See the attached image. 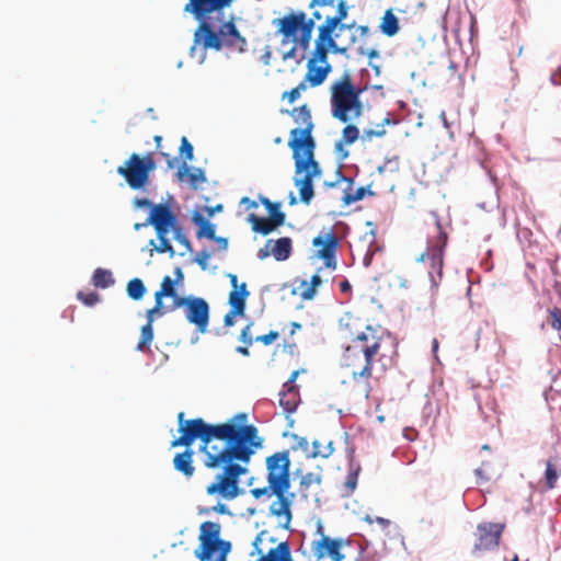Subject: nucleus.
<instances>
[{"label": "nucleus", "mask_w": 561, "mask_h": 561, "mask_svg": "<svg viewBox=\"0 0 561 561\" xmlns=\"http://www.w3.org/2000/svg\"><path fill=\"white\" fill-rule=\"evenodd\" d=\"M381 32L387 36H393L399 31L398 18L391 10H387L381 19L380 23Z\"/></svg>", "instance_id": "31"}, {"label": "nucleus", "mask_w": 561, "mask_h": 561, "mask_svg": "<svg viewBox=\"0 0 561 561\" xmlns=\"http://www.w3.org/2000/svg\"><path fill=\"white\" fill-rule=\"evenodd\" d=\"M259 201L266 208L268 218H263L251 213L248 216V222L251 225L254 232L267 236L277 227L284 225L286 215L280 210L282 204L279 202H272L262 195L259 197Z\"/></svg>", "instance_id": "14"}, {"label": "nucleus", "mask_w": 561, "mask_h": 561, "mask_svg": "<svg viewBox=\"0 0 561 561\" xmlns=\"http://www.w3.org/2000/svg\"><path fill=\"white\" fill-rule=\"evenodd\" d=\"M211 254L210 252L206 250H202L196 254L195 262L205 270L207 267V262L210 259Z\"/></svg>", "instance_id": "49"}, {"label": "nucleus", "mask_w": 561, "mask_h": 561, "mask_svg": "<svg viewBox=\"0 0 561 561\" xmlns=\"http://www.w3.org/2000/svg\"><path fill=\"white\" fill-rule=\"evenodd\" d=\"M311 551L317 560L330 559L332 561H362V549L343 538H331L321 534L320 538L311 543Z\"/></svg>", "instance_id": "9"}, {"label": "nucleus", "mask_w": 561, "mask_h": 561, "mask_svg": "<svg viewBox=\"0 0 561 561\" xmlns=\"http://www.w3.org/2000/svg\"><path fill=\"white\" fill-rule=\"evenodd\" d=\"M173 231V234H174V239L180 243L182 244L184 248H185V251L186 252H191L192 251V244L190 242V240L187 239V237L185 236L184 233V230L183 228L181 227L180 224H178L174 228L171 229Z\"/></svg>", "instance_id": "39"}, {"label": "nucleus", "mask_w": 561, "mask_h": 561, "mask_svg": "<svg viewBox=\"0 0 561 561\" xmlns=\"http://www.w3.org/2000/svg\"><path fill=\"white\" fill-rule=\"evenodd\" d=\"M294 121L301 125V128H294L290 131V139L288 141V147L293 150H305V149H314L316 141L312 137V130L314 124L312 122L311 112L307 104L299 106L298 108H294L290 112Z\"/></svg>", "instance_id": "12"}, {"label": "nucleus", "mask_w": 561, "mask_h": 561, "mask_svg": "<svg viewBox=\"0 0 561 561\" xmlns=\"http://www.w3.org/2000/svg\"><path fill=\"white\" fill-rule=\"evenodd\" d=\"M362 88L353 83L352 76L345 71L330 88V107L333 118L341 123H351L363 115L360 100Z\"/></svg>", "instance_id": "5"}, {"label": "nucleus", "mask_w": 561, "mask_h": 561, "mask_svg": "<svg viewBox=\"0 0 561 561\" xmlns=\"http://www.w3.org/2000/svg\"><path fill=\"white\" fill-rule=\"evenodd\" d=\"M249 296V291L247 290V284L242 283L239 287V289H232L229 293V305L230 309L233 310V312H243L245 310V300Z\"/></svg>", "instance_id": "28"}, {"label": "nucleus", "mask_w": 561, "mask_h": 561, "mask_svg": "<svg viewBox=\"0 0 561 561\" xmlns=\"http://www.w3.org/2000/svg\"><path fill=\"white\" fill-rule=\"evenodd\" d=\"M126 291L130 299L140 300L146 293V287L140 278H133L127 283Z\"/></svg>", "instance_id": "34"}, {"label": "nucleus", "mask_w": 561, "mask_h": 561, "mask_svg": "<svg viewBox=\"0 0 561 561\" xmlns=\"http://www.w3.org/2000/svg\"><path fill=\"white\" fill-rule=\"evenodd\" d=\"M194 450L186 447L182 453H179L173 458V467L176 471L181 472L185 478H192L195 473L193 465Z\"/></svg>", "instance_id": "23"}, {"label": "nucleus", "mask_w": 561, "mask_h": 561, "mask_svg": "<svg viewBox=\"0 0 561 561\" xmlns=\"http://www.w3.org/2000/svg\"><path fill=\"white\" fill-rule=\"evenodd\" d=\"M295 160L294 184L299 191L300 202L309 205L314 196L313 179L322 173L318 161L314 159V149L293 151Z\"/></svg>", "instance_id": "6"}, {"label": "nucleus", "mask_w": 561, "mask_h": 561, "mask_svg": "<svg viewBox=\"0 0 561 561\" xmlns=\"http://www.w3.org/2000/svg\"><path fill=\"white\" fill-rule=\"evenodd\" d=\"M158 316V312H151V309H148L146 312L147 323L141 327L140 330V339L136 346L137 351L146 352L149 351V346L153 340V322L154 318Z\"/></svg>", "instance_id": "24"}, {"label": "nucleus", "mask_w": 561, "mask_h": 561, "mask_svg": "<svg viewBox=\"0 0 561 561\" xmlns=\"http://www.w3.org/2000/svg\"><path fill=\"white\" fill-rule=\"evenodd\" d=\"M318 64L311 62V60L307 62L306 81L312 88L322 84L332 71V66L329 62H325V65L321 64V66H318Z\"/></svg>", "instance_id": "22"}, {"label": "nucleus", "mask_w": 561, "mask_h": 561, "mask_svg": "<svg viewBox=\"0 0 561 561\" xmlns=\"http://www.w3.org/2000/svg\"><path fill=\"white\" fill-rule=\"evenodd\" d=\"M237 316H243V312H233L232 309L225 316L224 323L226 327H232L234 324V318Z\"/></svg>", "instance_id": "50"}, {"label": "nucleus", "mask_w": 561, "mask_h": 561, "mask_svg": "<svg viewBox=\"0 0 561 561\" xmlns=\"http://www.w3.org/2000/svg\"><path fill=\"white\" fill-rule=\"evenodd\" d=\"M348 5L345 0H339L337 10L334 16H327L323 24L320 26L334 33L336 30L343 32L346 28H351L353 25L343 24L342 22L347 18Z\"/></svg>", "instance_id": "21"}, {"label": "nucleus", "mask_w": 561, "mask_h": 561, "mask_svg": "<svg viewBox=\"0 0 561 561\" xmlns=\"http://www.w3.org/2000/svg\"><path fill=\"white\" fill-rule=\"evenodd\" d=\"M308 84L309 83H308V81H306V77H305L304 80L297 87H295V90H297L298 93L301 94V92L307 90Z\"/></svg>", "instance_id": "61"}, {"label": "nucleus", "mask_w": 561, "mask_h": 561, "mask_svg": "<svg viewBox=\"0 0 561 561\" xmlns=\"http://www.w3.org/2000/svg\"><path fill=\"white\" fill-rule=\"evenodd\" d=\"M134 205L137 208H147V207H151L152 208L151 202L149 199H147V198H136L134 201Z\"/></svg>", "instance_id": "54"}, {"label": "nucleus", "mask_w": 561, "mask_h": 561, "mask_svg": "<svg viewBox=\"0 0 561 561\" xmlns=\"http://www.w3.org/2000/svg\"><path fill=\"white\" fill-rule=\"evenodd\" d=\"M178 178L181 181L184 178H187V181L193 188H197L199 186V184L206 182V176H205L204 171L198 168L194 169L193 171H190L186 162H183V164L179 169Z\"/></svg>", "instance_id": "29"}, {"label": "nucleus", "mask_w": 561, "mask_h": 561, "mask_svg": "<svg viewBox=\"0 0 561 561\" xmlns=\"http://www.w3.org/2000/svg\"><path fill=\"white\" fill-rule=\"evenodd\" d=\"M192 221L198 227L196 231V237L198 239H215V225L209 222L201 213L194 211L192 215Z\"/></svg>", "instance_id": "26"}, {"label": "nucleus", "mask_w": 561, "mask_h": 561, "mask_svg": "<svg viewBox=\"0 0 561 561\" xmlns=\"http://www.w3.org/2000/svg\"><path fill=\"white\" fill-rule=\"evenodd\" d=\"M381 337L370 327L355 336L345 347L341 365L350 369L353 390L367 400L371 392L373 358L379 353Z\"/></svg>", "instance_id": "3"}, {"label": "nucleus", "mask_w": 561, "mask_h": 561, "mask_svg": "<svg viewBox=\"0 0 561 561\" xmlns=\"http://www.w3.org/2000/svg\"><path fill=\"white\" fill-rule=\"evenodd\" d=\"M342 178H345L340 171H337V179L333 182H324V186L327 187H335L341 183H345Z\"/></svg>", "instance_id": "57"}, {"label": "nucleus", "mask_w": 561, "mask_h": 561, "mask_svg": "<svg viewBox=\"0 0 561 561\" xmlns=\"http://www.w3.org/2000/svg\"><path fill=\"white\" fill-rule=\"evenodd\" d=\"M232 3L233 0H187L183 12L198 22L194 31V45L191 48V55L194 54L197 46L204 50L219 51L227 48L240 54L247 50L248 42L239 32L234 18L230 16L229 20H225L224 12Z\"/></svg>", "instance_id": "2"}, {"label": "nucleus", "mask_w": 561, "mask_h": 561, "mask_svg": "<svg viewBox=\"0 0 561 561\" xmlns=\"http://www.w3.org/2000/svg\"><path fill=\"white\" fill-rule=\"evenodd\" d=\"M333 453L332 443H329L327 446L321 447V444L318 440L313 442V450L311 453V456L313 458L321 457V458H328Z\"/></svg>", "instance_id": "40"}, {"label": "nucleus", "mask_w": 561, "mask_h": 561, "mask_svg": "<svg viewBox=\"0 0 561 561\" xmlns=\"http://www.w3.org/2000/svg\"><path fill=\"white\" fill-rule=\"evenodd\" d=\"M205 210L209 217L214 216L216 211L222 210V205H216L215 207H205Z\"/></svg>", "instance_id": "59"}, {"label": "nucleus", "mask_w": 561, "mask_h": 561, "mask_svg": "<svg viewBox=\"0 0 561 561\" xmlns=\"http://www.w3.org/2000/svg\"><path fill=\"white\" fill-rule=\"evenodd\" d=\"M265 465L267 470L266 480L275 496L268 508L270 515L275 517L279 527L289 529L293 519L291 505L296 497V494L289 491V451L283 450L268 456Z\"/></svg>", "instance_id": "4"}, {"label": "nucleus", "mask_w": 561, "mask_h": 561, "mask_svg": "<svg viewBox=\"0 0 561 561\" xmlns=\"http://www.w3.org/2000/svg\"><path fill=\"white\" fill-rule=\"evenodd\" d=\"M251 325L252 324H248L245 325L242 330H241V333H240V336H239V340L247 346H251L252 343H253V337H252V333H251Z\"/></svg>", "instance_id": "45"}, {"label": "nucleus", "mask_w": 561, "mask_h": 561, "mask_svg": "<svg viewBox=\"0 0 561 561\" xmlns=\"http://www.w3.org/2000/svg\"><path fill=\"white\" fill-rule=\"evenodd\" d=\"M299 370H294L289 377V379L284 383V388L288 389L289 394H293L294 397L298 396V392L296 391V387L294 386V382L296 381L297 377L299 376Z\"/></svg>", "instance_id": "47"}, {"label": "nucleus", "mask_w": 561, "mask_h": 561, "mask_svg": "<svg viewBox=\"0 0 561 561\" xmlns=\"http://www.w3.org/2000/svg\"><path fill=\"white\" fill-rule=\"evenodd\" d=\"M156 169L153 153L149 152L144 157L131 153L124 165L117 168V173L122 175L128 186L133 190L144 188L148 182L150 173Z\"/></svg>", "instance_id": "11"}, {"label": "nucleus", "mask_w": 561, "mask_h": 561, "mask_svg": "<svg viewBox=\"0 0 561 561\" xmlns=\"http://www.w3.org/2000/svg\"><path fill=\"white\" fill-rule=\"evenodd\" d=\"M270 254H272V253H271V250H268L267 248H266V249H260V250H259V253H257V256H259V259L264 260V259H266Z\"/></svg>", "instance_id": "64"}, {"label": "nucleus", "mask_w": 561, "mask_h": 561, "mask_svg": "<svg viewBox=\"0 0 561 561\" xmlns=\"http://www.w3.org/2000/svg\"><path fill=\"white\" fill-rule=\"evenodd\" d=\"M220 524L204 522L199 527V546L195 550V557L199 561H227L231 550L229 541L220 539Z\"/></svg>", "instance_id": "8"}, {"label": "nucleus", "mask_w": 561, "mask_h": 561, "mask_svg": "<svg viewBox=\"0 0 561 561\" xmlns=\"http://www.w3.org/2000/svg\"><path fill=\"white\" fill-rule=\"evenodd\" d=\"M294 293H297L302 300H311L316 296L314 289L310 287L309 282L306 279L298 282V286L294 289Z\"/></svg>", "instance_id": "37"}, {"label": "nucleus", "mask_w": 561, "mask_h": 561, "mask_svg": "<svg viewBox=\"0 0 561 561\" xmlns=\"http://www.w3.org/2000/svg\"><path fill=\"white\" fill-rule=\"evenodd\" d=\"M279 336V333L277 331H270L267 334L259 335L255 337L256 342H261L264 345H270L274 341H276Z\"/></svg>", "instance_id": "46"}, {"label": "nucleus", "mask_w": 561, "mask_h": 561, "mask_svg": "<svg viewBox=\"0 0 561 561\" xmlns=\"http://www.w3.org/2000/svg\"><path fill=\"white\" fill-rule=\"evenodd\" d=\"M386 134V130L383 128L374 130V129H367L364 131V138L365 139H373L374 137H382Z\"/></svg>", "instance_id": "53"}, {"label": "nucleus", "mask_w": 561, "mask_h": 561, "mask_svg": "<svg viewBox=\"0 0 561 561\" xmlns=\"http://www.w3.org/2000/svg\"><path fill=\"white\" fill-rule=\"evenodd\" d=\"M351 288L352 286L348 280L344 279L340 283V289L342 293H347L351 290Z\"/></svg>", "instance_id": "62"}, {"label": "nucleus", "mask_w": 561, "mask_h": 561, "mask_svg": "<svg viewBox=\"0 0 561 561\" xmlns=\"http://www.w3.org/2000/svg\"><path fill=\"white\" fill-rule=\"evenodd\" d=\"M168 233H161L157 232V237L159 239V245H156L154 240L149 241V245L154 247V250L158 253H168L170 257H173L175 255V251L173 247L171 245L170 241L167 238Z\"/></svg>", "instance_id": "35"}, {"label": "nucleus", "mask_w": 561, "mask_h": 561, "mask_svg": "<svg viewBox=\"0 0 561 561\" xmlns=\"http://www.w3.org/2000/svg\"><path fill=\"white\" fill-rule=\"evenodd\" d=\"M346 183V187L343 188L342 201L344 205H351L355 202L363 199L366 195V187L362 186L357 190H353V181L347 178H342Z\"/></svg>", "instance_id": "30"}, {"label": "nucleus", "mask_w": 561, "mask_h": 561, "mask_svg": "<svg viewBox=\"0 0 561 561\" xmlns=\"http://www.w3.org/2000/svg\"><path fill=\"white\" fill-rule=\"evenodd\" d=\"M330 50L334 54H345L347 48L340 47L335 42L333 33L319 26L318 36L314 41V49L309 60H311V62H320L325 65V62H329L328 54Z\"/></svg>", "instance_id": "17"}, {"label": "nucleus", "mask_w": 561, "mask_h": 561, "mask_svg": "<svg viewBox=\"0 0 561 561\" xmlns=\"http://www.w3.org/2000/svg\"><path fill=\"white\" fill-rule=\"evenodd\" d=\"M179 298L183 297L176 293L175 282L171 276L165 275L162 278L159 290L154 293V306L150 308L151 312H158V317L171 313V307L175 305Z\"/></svg>", "instance_id": "16"}, {"label": "nucleus", "mask_w": 561, "mask_h": 561, "mask_svg": "<svg viewBox=\"0 0 561 561\" xmlns=\"http://www.w3.org/2000/svg\"><path fill=\"white\" fill-rule=\"evenodd\" d=\"M277 33L283 36V43L293 42L304 50L310 46L313 19H307L304 11L291 12L274 21Z\"/></svg>", "instance_id": "10"}, {"label": "nucleus", "mask_w": 561, "mask_h": 561, "mask_svg": "<svg viewBox=\"0 0 561 561\" xmlns=\"http://www.w3.org/2000/svg\"><path fill=\"white\" fill-rule=\"evenodd\" d=\"M503 525L495 523H484L477 527V542L474 550H492L497 548L503 533Z\"/></svg>", "instance_id": "18"}, {"label": "nucleus", "mask_w": 561, "mask_h": 561, "mask_svg": "<svg viewBox=\"0 0 561 561\" xmlns=\"http://www.w3.org/2000/svg\"><path fill=\"white\" fill-rule=\"evenodd\" d=\"M251 494L255 499H260L262 496H267L270 499L274 496V491L270 490V484L267 483V485L264 488L252 489Z\"/></svg>", "instance_id": "48"}, {"label": "nucleus", "mask_w": 561, "mask_h": 561, "mask_svg": "<svg viewBox=\"0 0 561 561\" xmlns=\"http://www.w3.org/2000/svg\"><path fill=\"white\" fill-rule=\"evenodd\" d=\"M474 473L478 477V482L479 483L485 482V481L490 480V476L488 474V470L483 466L477 468Z\"/></svg>", "instance_id": "52"}, {"label": "nucleus", "mask_w": 561, "mask_h": 561, "mask_svg": "<svg viewBox=\"0 0 561 561\" xmlns=\"http://www.w3.org/2000/svg\"><path fill=\"white\" fill-rule=\"evenodd\" d=\"M346 126L342 130L341 139L336 142V149H342L344 145L350 146L354 144L359 137L358 128L351 124L345 123Z\"/></svg>", "instance_id": "32"}, {"label": "nucleus", "mask_w": 561, "mask_h": 561, "mask_svg": "<svg viewBox=\"0 0 561 561\" xmlns=\"http://www.w3.org/2000/svg\"><path fill=\"white\" fill-rule=\"evenodd\" d=\"M279 405L283 407L285 412L293 413L297 408L296 397L289 394L288 389H286V391L282 393Z\"/></svg>", "instance_id": "38"}, {"label": "nucleus", "mask_w": 561, "mask_h": 561, "mask_svg": "<svg viewBox=\"0 0 561 561\" xmlns=\"http://www.w3.org/2000/svg\"><path fill=\"white\" fill-rule=\"evenodd\" d=\"M321 483V477L320 474H317V473H313V472H308L306 473L305 476H302L300 478V482H299V486H300V492L302 494L304 497H308V490L311 485L313 484H320Z\"/></svg>", "instance_id": "36"}, {"label": "nucleus", "mask_w": 561, "mask_h": 561, "mask_svg": "<svg viewBox=\"0 0 561 561\" xmlns=\"http://www.w3.org/2000/svg\"><path fill=\"white\" fill-rule=\"evenodd\" d=\"M335 0H311L310 8L333 5Z\"/></svg>", "instance_id": "55"}, {"label": "nucleus", "mask_w": 561, "mask_h": 561, "mask_svg": "<svg viewBox=\"0 0 561 561\" xmlns=\"http://www.w3.org/2000/svg\"><path fill=\"white\" fill-rule=\"evenodd\" d=\"M218 244H219V248L222 249V250H226L227 247H228V241L227 239L225 238H221V237H216L215 236V239H214Z\"/></svg>", "instance_id": "60"}, {"label": "nucleus", "mask_w": 561, "mask_h": 561, "mask_svg": "<svg viewBox=\"0 0 561 561\" xmlns=\"http://www.w3.org/2000/svg\"><path fill=\"white\" fill-rule=\"evenodd\" d=\"M77 297L78 299H80L84 305L91 307L93 305H95L99 299H100V296L98 293L95 291H91V293H88V294H84L83 291H79L77 294Z\"/></svg>", "instance_id": "42"}, {"label": "nucleus", "mask_w": 561, "mask_h": 561, "mask_svg": "<svg viewBox=\"0 0 561 561\" xmlns=\"http://www.w3.org/2000/svg\"><path fill=\"white\" fill-rule=\"evenodd\" d=\"M561 473V462L558 456L550 457L546 462L545 484L548 490L556 488L558 474Z\"/></svg>", "instance_id": "27"}, {"label": "nucleus", "mask_w": 561, "mask_h": 561, "mask_svg": "<svg viewBox=\"0 0 561 561\" xmlns=\"http://www.w3.org/2000/svg\"><path fill=\"white\" fill-rule=\"evenodd\" d=\"M147 224L152 225L156 232L169 233L179 221L167 204H158L152 206L149 217L147 218Z\"/></svg>", "instance_id": "19"}, {"label": "nucleus", "mask_w": 561, "mask_h": 561, "mask_svg": "<svg viewBox=\"0 0 561 561\" xmlns=\"http://www.w3.org/2000/svg\"><path fill=\"white\" fill-rule=\"evenodd\" d=\"M448 242V236L443 230V227L437 224L434 234L430 236L427 247L424 252L416 259L427 265L428 278L431 282V289L436 293L444 275V257L445 248Z\"/></svg>", "instance_id": "7"}, {"label": "nucleus", "mask_w": 561, "mask_h": 561, "mask_svg": "<svg viewBox=\"0 0 561 561\" xmlns=\"http://www.w3.org/2000/svg\"><path fill=\"white\" fill-rule=\"evenodd\" d=\"M322 284V278L318 275V274H314L310 282H309V285L312 289H314V293H317V288Z\"/></svg>", "instance_id": "56"}, {"label": "nucleus", "mask_w": 561, "mask_h": 561, "mask_svg": "<svg viewBox=\"0 0 561 561\" xmlns=\"http://www.w3.org/2000/svg\"><path fill=\"white\" fill-rule=\"evenodd\" d=\"M245 420L244 413L219 424H208L201 417L187 420L179 427L181 435L171 443V447L190 448L195 439H201L204 466L221 470L206 488L210 496L234 500L240 494L239 478L247 472L244 465L262 447L263 440L257 428L239 423Z\"/></svg>", "instance_id": "1"}, {"label": "nucleus", "mask_w": 561, "mask_h": 561, "mask_svg": "<svg viewBox=\"0 0 561 561\" xmlns=\"http://www.w3.org/2000/svg\"><path fill=\"white\" fill-rule=\"evenodd\" d=\"M274 542L275 539L270 536L268 531L262 530L257 534L253 541V551L251 556L257 554L259 558L255 561H294L290 546L288 541H282L275 547L264 551L261 545L265 541Z\"/></svg>", "instance_id": "15"}, {"label": "nucleus", "mask_w": 561, "mask_h": 561, "mask_svg": "<svg viewBox=\"0 0 561 561\" xmlns=\"http://www.w3.org/2000/svg\"><path fill=\"white\" fill-rule=\"evenodd\" d=\"M193 146L192 144L187 140L186 137H182L181 139V146H180V154L184 158V160H193Z\"/></svg>", "instance_id": "41"}, {"label": "nucleus", "mask_w": 561, "mask_h": 561, "mask_svg": "<svg viewBox=\"0 0 561 561\" xmlns=\"http://www.w3.org/2000/svg\"><path fill=\"white\" fill-rule=\"evenodd\" d=\"M271 245V253L277 261H285L291 254V239L288 237L279 238L276 241L268 240L266 247Z\"/></svg>", "instance_id": "25"}, {"label": "nucleus", "mask_w": 561, "mask_h": 561, "mask_svg": "<svg viewBox=\"0 0 561 561\" xmlns=\"http://www.w3.org/2000/svg\"><path fill=\"white\" fill-rule=\"evenodd\" d=\"M357 478H358V469L350 471L348 474L346 476L344 485L350 492H353L356 489Z\"/></svg>", "instance_id": "44"}, {"label": "nucleus", "mask_w": 561, "mask_h": 561, "mask_svg": "<svg viewBox=\"0 0 561 561\" xmlns=\"http://www.w3.org/2000/svg\"><path fill=\"white\" fill-rule=\"evenodd\" d=\"M550 324L554 330H561V309L552 308L549 310Z\"/></svg>", "instance_id": "43"}, {"label": "nucleus", "mask_w": 561, "mask_h": 561, "mask_svg": "<svg viewBox=\"0 0 561 561\" xmlns=\"http://www.w3.org/2000/svg\"><path fill=\"white\" fill-rule=\"evenodd\" d=\"M300 98V94L297 90L291 89L290 91H286L283 93L282 99L287 100L289 103H294L296 100Z\"/></svg>", "instance_id": "51"}, {"label": "nucleus", "mask_w": 561, "mask_h": 561, "mask_svg": "<svg viewBox=\"0 0 561 561\" xmlns=\"http://www.w3.org/2000/svg\"><path fill=\"white\" fill-rule=\"evenodd\" d=\"M240 203L242 205H247V208H256L259 206L257 202L252 201L249 197H242Z\"/></svg>", "instance_id": "58"}, {"label": "nucleus", "mask_w": 561, "mask_h": 561, "mask_svg": "<svg viewBox=\"0 0 561 561\" xmlns=\"http://www.w3.org/2000/svg\"><path fill=\"white\" fill-rule=\"evenodd\" d=\"M214 511L219 513V514H226L228 513V508L225 504H220L218 503L215 507H214Z\"/></svg>", "instance_id": "63"}, {"label": "nucleus", "mask_w": 561, "mask_h": 561, "mask_svg": "<svg viewBox=\"0 0 561 561\" xmlns=\"http://www.w3.org/2000/svg\"><path fill=\"white\" fill-rule=\"evenodd\" d=\"M179 308L183 309L187 322L194 324L199 333L204 334L207 332L209 305L204 298L192 295L179 298L175 305L171 307L172 312Z\"/></svg>", "instance_id": "13"}, {"label": "nucleus", "mask_w": 561, "mask_h": 561, "mask_svg": "<svg viewBox=\"0 0 561 561\" xmlns=\"http://www.w3.org/2000/svg\"><path fill=\"white\" fill-rule=\"evenodd\" d=\"M313 247H316L318 257L324 261V265L328 268H336V250L339 245V240L336 236L332 232L325 233V236H318L312 241Z\"/></svg>", "instance_id": "20"}, {"label": "nucleus", "mask_w": 561, "mask_h": 561, "mask_svg": "<svg viewBox=\"0 0 561 561\" xmlns=\"http://www.w3.org/2000/svg\"><path fill=\"white\" fill-rule=\"evenodd\" d=\"M92 282L95 287L107 288L114 284V278L108 270L96 268L92 276Z\"/></svg>", "instance_id": "33"}]
</instances>
